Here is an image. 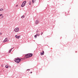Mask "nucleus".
<instances>
[{"label": "nucleus", "mask_w": 78, "mask_h": 78, "mask_svg": "<svg viewBox=\"0 0 78 78\" xmlns=\"http://www.w3.org/2000/svg\"><path fill=\"white\" fill-rule=\"evenodd\" d=\"M21 59H22L19 58V57H17L15 60V61L16 62V63H19L20 61H21Z\"/></svg>", "instance_id": "nucleus-1"}, {"label": "nucleus", "mask_w": 78, "mask_h": 78, "mask_svg": "<svg viewBox=\"0 0 78 78\" xmlns=\"http://www.w3.org/2000/svg\"><path fill=\"white\" fill-rule=\"evenodd\" d=\"M26 58H30V57H31L32 56H33V54L32 53L28 54H27L26 55Z\"/></svg>", "instance_id": "nucleus-2"}, {"label": "nucleus", "mask_w": 78, "mask_h": 78, "mask_svg": "<svg viewBox=\"0 0 78 78\" xmlns=\"http://www.w3.org/2000/svg\"><path fill=\"white\" fill-rule=\"evenodd\" d=\"M19 31V28L18 27H16L14 29V31L15 32V33H17V32H18Z\"/></svg>", "instance_id": "nucleus-3"}, {"label": "nucleus", "mask_w": 78, "mask_h": 78, "mask_svg": "<svg viewBox=\"0 0 78 78\" xmlns=\"http://www.w3.org/2000/svg\"><path fill=\"white\" fill-rule=\"evenodd\" d=\"M26 3H27V1H25L23 2L21 5V7H23V6H24L26 4Z\"/></svg>", "instance_id": "nucleus-4"}, {"label": "nucleus", "mask_w": 78, "mask_h": 78, "mask_svg": "<svg viewBox=\"0 0 78 78\" xmlns=\"http://www.w3.org/2000/svg\"><path fill=\"white\" fill-rule=\"evenodd\" d=\"M8 42V38H5V39L3 41V42Z\"/></svg>", "instance_id": "nucleus-5"}, {"label": "nucleus", "mask_w": 78, "mask_h": 78, "mask_svg": "<svg viewBox=\"0 0 78 78\" xmlns=\"http://www.w3.org/2000/svg\"><path fill=\"white\" fill-rule=\"evenodd\" d=\"M20 36H18L17 35H16L15 36V37L16 39H19L20 38Z\"/></svg>", "instance_id": "nucleus-6"}, {"label": "nucleus", "mask_w": 78, "mask_h": 78, "mask_svg": "<svg viewBox=\"0 0 78 78\" xmlns=\"http://www.w3.org/2000/svg\"><path fill=\"white\" fill-rule=\"evenodd\" d=\"M39 23V21L38 20H36L35 22V24H36V25H37V24H38V23Z\"/></svg>", "instance_id": "nucleus-7"}, {"label": "nucleus", "mask_w": 78, "mask_h": 78, "mask_svg": "<svg viewBox=\"0 0 78 78\" xmlns=\"http://www.w3.org/2000/svg\"><path fill=\"white\" fill-rule=\"evenodd\" d=\"M41 55H44V51H42V52H41Z\"/></svg>", "instance_id": "nucleus-8"}, {"label": "nucleus", "mask_w": 78, "mask_h": 78, "mask_svg": "<svg viewBox=\"0 0 78 78\" xmlns=\"http://www.w3.org/2000/svg\"><path fill=\"white\" fill-rule=\"evenodd\" d=\"M0 16H2L1 18H3V14H0Z\"/></svg>", "instance_id": "nucleus-9"}, {"label": "nucleus", "mask_w": 78, "mask_h": 78, "mask_svg": "<svg viewBox=\"0 0 78 78\" xmlns=\"http://www.w3.org/2000/svg\"><path fill=\"white\" fill-rule=\"evenodd\" d=\"M36 2V0H32V2L33 3H34Z\"/></svg>", "instance_id": "nucleus-10"}, {"label": "nucleus", "mask_w": 78, "mask_h": 78, "mask_svg": "<svg viewBox=\"0 0 78 78\" xmlns=\"http://www.w3.org/2000/svg\"><path fill=\"white\" fill-rule=\"evenodd\" d=\"M24 17H25V16L24 15H23L21 16V18H22V19H23V18H24Z\"/></svg>", "instance_id": "nucleus-11"}, {"label": "nucleus", "mask_w": 78, "mask_h": 78, "mask_svg": "<svg viewBox=\"0 0 78 78\" xmlns=\"http://www.w3.org/2000/svg\"><path fill=\"white\" fill-rule=\"evenodd\" d=\"M29 5H31V1H30L29 3Z\"/></svg>", "instance_id": "nucleus-12"}, {"label": "nucleus", "mask_w": 78, "mask_h": 78, "mask_svg": "<svg viewBox=\"0 0 78 78\" xmlns=\"http://www.w3.org/2000/svg\"><path fill=\"white\" fill-rule=\"evenodd\" d=\"M12 50V49H10L9 51V53H11V51Z\"/></svg>", "instance_id": "nucleus-13"}, {"label": "nucleus", "mask_w": 78, "mask_h": 78, "mask_svg": "<svg viewBox=\"0 0 78 78\" xmlns=\"http://www.w3.org/2000/svg\"><path fill=\"white\" fill-rule=\"evenodd\" d=\"M3 11V9H0V11Z\"/></svg>", "instance_id": "nucleus-14"}, {"label": "nucleus", "mask_w": 78, "mask_h": 78, "mask_svg": "<svg viewBox=\"0 0 78 78\" xmlns=\"http://www.w3.org/2000/svg\"><path fill=\"white\" fill-rule=\"evenodd\" d=\"M36 35H37V36H39V35H40V34H36Z\"/></svg>", "instance_id": "nucleus-15"}, {"label": "nucleus", "mask_w": 78, "mask_h": 78, "mask_svg": "<svg viewBox=\"0 0 78 78\" xmlns=\"http://www.w3.org/2000/svg\"><path fill=\"white\" fill-rule=\"evenodd\" d=\"M34 37H35V38H37V35H36L34 36Z\"/></svg>", "instance_id": "nucleus-16"}, {"label": "nucleus", "mask_w": 78, "mask_h": 78, "mask_svg": "<svg viewBox=\"0 0 78 78\" xmlns=\"http://www.w3.org/2000/svg\"><path fill=\"white\" fill-rule=\"evenodd\" d=\"M5 67H6V68H8V66H5Z\"/></svg>", "instance_id": "nucleus-17"}, {"label": "nucleus", "mask_w": 78, "mask_h": 78, "mask_svg": "<svg viewBox=\"0 0 78 78\" xmlns=\"http://www.w3.org/2000/svg\"><path fill=\"white\" fill-rule=\"evenodd\" d=\"M43 34V32H41V35H42V34Z\"/></svg>", "instance_id": "nucleus-18"}, {"label": "nucleus", "mask_w": 78, "mask_h": 78, "mask_svg": "<svg viewBox=\"0 0 78 78\" xmlns=\"http://www.w3.org/2000/svg\"><path fill=\"white\" fill-rule=\"evenodd\" d=\"M16 7H17V6H18V5H16Z\"/></svg>", "instance_id": "nucleus-19"}, {"label": "nucleus", "mask_w": 78, "mask_h": 78, "mask_svg": "<svg viewBox=\"0 0 78 78\" xmlns=\"http://www.w3.org/2000/svg\"><path fill=\"white\" fill-rule=\"evenodd\" d=\"M36 33H38V30H37L36 31Z\"/></svg>", "instance_id": "nucleus-20"}, {"label": "nucleus", "mask_w": 78, "mask_h": 78, "mask_svg": "<svg viewBox=\"0 0 78 78\" xmlns=\"http://www.w3.org/2000/svg\"><path fill=\"white\" fill-rule=\"evenodd\" d=\"M1 34H2V33H0V35H1Z\"/></svg>", "instance_id": "nucleus-21"}, {"label": "nucleus", "mask_w": 78, "mask_h": 78, "mask_svg": "<svg viewBox=\"0 0 78 78\" xmlns=\"http://www.w3.org/2000/svg\"><path fill=\"white\" fill-rule=\"evenodd\" d=\"M27 70H30V69H27Z\"/></svg>", "instance_id": "nucleus-22"}, {"label": "nucleus", "mask_w": 78, "mask_h": 78, "mask_svg": "<svg viewBox=\"0 0 78 78\" xmlns=\"http://www.w3.org/2000/svg\"><path fill=\"white\" fill-rule=\"evenodd\" d=\"M30 73H32V72H30Z\"/></svg>", "instance_id": "nucleus-23"}, {"label": "nucleus", "mask_w": 78, "mask_h": 78, "mask_svg": "<svg viewBox=\"0 0 78 78\" xmlns=\"http://www.w3.org/2000/svg\"><path fill=\"white\" fill-rule=\"evenodd\" d=\"M2 67H3V66H2Z\"/></svg>", "instance_id": "nucleus-24"}, {"label": "nucleus", "mask_w": 78, "mask_h": 78, "mask_svg": "<svg viewBox=\"0 0 78 78\" xmlns=\"http://www.w3.org/2000/svg\"><path fill=\"white\" fill-rule=\"evenodd\" d=\"M2 67H3V66H2Z\"/></svg>", "instance_id": "nucleus-25"}]
</instances>
